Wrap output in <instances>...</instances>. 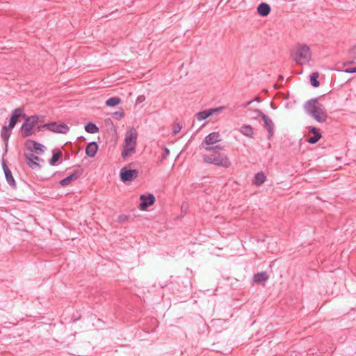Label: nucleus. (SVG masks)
Wrapping results in <instances>:
<instances>
[{"label":"nucleus","mask_w":356,"mask_h":356,"mask_svg":"<svg viewBox=\"0 0 356 356\" xmlns=\"http://www.w3.org/2000/svg\"><path fill=\"white\" fill-rule=\"evenodd\" d=\"M204 149L211 152V154L203 155V161L204 163L225 168H228L231 166L232 163L227 156L219 152L220 150L223 149L222 146L219 145H215L214 147L205 146Z\"/></svg>","instance_id":"obj_1"},{"label":"nucleus","mask_w":356,"mask_h":356,"mask_svg":"<svg viewBox=\"0 0 356 356\" xmlns=\"http://www.w3.org/2000/svg\"><path fill=\"white\" fill-rule=\"evenodd\" d=\"M303 108L305 112L318 122H325L327 119V113L324 106L321 104L318 98H313L307 101Z\"/></svg>","instance_id":"obj_2"},{"label":"nucleus","mask_w":356,"mask_h":356,"mask_svg":"<svg viewBox=\"0 0 356 356\" xmlns=\"http://www.w3.org/2000/svg\"><path fill=\"white\" fill-rule=\"evenodd\" d=\"M136 140L137 131L134 128H131L127 131L124 138V145L122 152V158L124 159L129 154L135 152Z\"/></svg>","instance_id":"obj_3"},{"label":"nucleus","mask_w":356,"mask_h":356,"mask_svg":"<svg viewBox=\"0 0 356 356\" xmlns=\"http://www.w3.org/2000/svg\"><path fill=\"white\" fill-rule=\"evenodd\" d=\"M293 59L299 65H303L309 62L311 51L307 44L298 45L291 52Z\"/></svg>","instance_id":"obj_4"},{"label":"nucleus","mask_w":356,"mask_h":356,"mask_svg":"<svg viewBox=\"0 0 356 356\" xmlns=\"http://www.w3.org/2000/svg\"><path fill=\"white\" fill-rule=\"evenodd\" d=\"M254 112L261 117L264 123V127L268 131V138L270 139L274 135V123L270 118L259 109H254Z\"/></svg>","instance_id":"obj_5"},{"label":"nucleus","mask_w":356,"mask_h":356,"mask_svg":"<svg viewBox=\"0 0 356 356\" xmlns=\"http://www.w3.org/2000/svg\"><path fill=\"white\" fill-rule=\"evenodd\" d=\"M83 173V170L81 165L75 166L73 172L60 181V184L63 186L69 185L72 181L77 180Z\"/></svg>","instance_id":"obj_6"},{"label":"nucleus","mask_w":356,"mask_h":356,"mask_svg":"<svg viewBox=\"0 0 356 356\" xmlns=\"http://www.w3.org/2000/svg\"><path fill=\"white\" fill-rule=\"evenodd\" d=\"M46 129L58 134H67L70 128L64 122L57 123L56 122H51L46 124Z\"/></svg>","instance_id":"obj_7"},{"label":"nucleus","mask_w":356,"mask_h":356,"mask_svg":"<svg viewBox=\"0 0 356 356\" xmlns=\"http://www.w3.org/2000/svg\"><path fill=\"white\" fill-rule=\"evenodd\" d=\"M19 118L23 119L26 118L24 110L21 107L17 108L12 111L8 124V127L10 129H13L15 127Z\"/></svg>","instance_id":"obj_8"},{"label":"nucleus","mask_w":356,"mask_h":356,"mask_svg":"<svg viewBox=\"0 0 356 356\" xmlns=\"http://www.w3.org/2000/svg\"><path fill=\"white\" fill-rule=\"evenodd\" d=\"M24 145L26 148L31 152V153L35 152L37 154H42L44 152L45 147L33 140H26Z\"/></svg>","instance_id":"obj_9"},{"label":"nucleus","mask_w":356,"mask_h":356,"mask_svg":"<svg viewBox=\"0 0 356 356\" xmlns=\"http://www.w3.org/2000/svg\"><path fill=\"white\" fill-rule=\"evenodd\" d=\"M138 175V171L136 170L127 169L124 167L120 170V179L124 181H131L135 179Z\"/></svg>","instance_id":"obj_10"},{"label":"nucleus","mask_w":356,"mask_h":356,"mask_svg":"<svg viewBox=\"0 0 356 356\" xmlns=\"http://www.w3.org/2000/svg\"><path fill=\"white\" fill-rule=\"evenodd\" d=\"M220 140L221 138L219 132H211L204 138L201 146L204 149L205 146L214 147L215 145H213Z\"/></svg>","instance_id":"obj_11"},{"label":"nucleus","mask_w":356,"mask_h":356,"mask_svg":"<svg viewBox=\"0 0 356 356\" xmlns=\"http://www.w3.org/2000/svg\"><path fill=\"white\" fill-rule=\"evenodd\" d=\"M140 203L139 205V209L142 211H145L147 209L153 205L156 199L153 194L148 195H140Z\"/></svg>","instance_id":"obj_12"},{"label":"nucleus","mask_w":356,"mask_h":356,"mask_svg":"<svg viewBox=\"0 0 356 356\" xmlns=\"http://www.w3.org/2000/svg\"><path fill=\"white\" fill-rule=\"evenodd\" d=\"M24 157L26 159V163L28 166L32 169L40 168L41 166L37 162L39 161H42V159H40L39 156L33 154V153L24 154Z\"/></svg>","instance_id":"obj_13"},{"label":"nucleus","mask_w":356,"mask_h":356,"mask_svg":"<svg viewBox=\"0 0 356 356\" xmlns=\"http://www.w3.org/2000/svg\"><path fill=\"white\" fill-rule=\"evenodd\" d=\"M222 109H223V107L220 106V107H218V108L204 110L202 111L198 112L195 116H196V118L197 120L202 121V120H204L208 118L209 117H210L211 115H212L215 113H219Z\"/></svg>","instance_id":"obj_14"},{"label":"nucleus","mask_w":356,"mask_h":356,"mask_svg":"<svg viewBox=\"0 0 356 356\" xmlns=\"http://www.w3.org/2000/svg\"><path fill=\"white\" fill-rule=\"evenodd\" d=\"M1 165L8 184L13 188H16V183L12 175V172L3 159L1 161Z\"/></svg>","instance_id":"obj_15"},{"label":"nucleus","mask_w":356,"mask_h":356,"mask_svg":"<svg viewBox=\"0 0 356 356\" xmlns=\"http://www.w3.org/2000/svg\"><path fill=\"white\" fill-rule=\"evenodd\" d=\"M35 126L32 123L29 122V120H25L21 127V134L22 138H25L32 136L34 133L33 131V128Z\"/></svg>","instance_id":"obj_16"},{"label":"nucleus","mask_w":356,"mask_h":356,"mask_svg":"<svg viewBox=\"0 0 356 356\" xmlns=\"http://www.w3.org/2000/svg\"><path fill=\"white\" fill-rule=\"evenodd\" d=\"M269 276L266 271L257 273L252 277L253 282L265 286V282L268 280Z\"/></svg>","instance_id":"obj_17"},{"label":"nucleus","mask_w":356,"mask_h":356,"mask_svg":"<svg viewBox=\"0 0 356 356\" xmlns=\"http://www.w3.org/2000/svg\"><path fill=\"white\" fill-rule=\"evenodd\" d=\"M98 150V145L96 142L89 143L86 148V154L89 157H94Z\"/></svg>","instance_id":"obj_18"},{"label":"nucleus","mask_w":356,"mask_h":356,"mask_svg":"<svg viewBox=\"0 0 356 356\" xmlns=\"http://www.w3.org/2000/svg\"><path fill=\"white\" fill-rule=\"evenodd\" d=\"M257 13L260 16L266 17L270 12V7L266 3H261L257 7Z\"/></svg>","instance_id":"obj_19"},{"label":"nucleus","mask_w":356,"mask_h":356,"mask_svg":"<svg viewBox=\"0 0 356 356\" xmlns=\"http://www.w3.org/2000/svg\"><path fill=\"white\" fill-rule=\"evenodd\" d=\"M266 180V177L263 172L257 173L252 181V184L257 186L262 185Z\"/></svg>","instance_id":"obj_20"},{"label":"nucleus","mask_w":356,"mask_h":356,"mask_svg":"<svg viewBox=\"0 0 356 356\" xmlns=\"http://www.w3.org/2000/svg\"><path fill=\"white\" fill-rule=\"evenodd\" d=\"M11 129L8 126H3L1 128V136L2 140L6 143V147H7V143L8 141V139L11 135Z\"/></svg>","instance_id":"obj_21"},{"label":"nucleus","mask_w":356,"mask_h":356,"mask_svg":"<svg viewBox=\"0 0 356 356\" xmlns=\"http://www.w3.org/2000/svg\"><path fill=\"white\" fill-rule=\"evenodd\" d=\"M239 131L244 136L249 138H253V129L250 125L244 124L240 128Z\"/></svg>","instance_id":"obj_22"},{"label":"nucleus","mask_w":356,"mask_h":356,"mask_svg":"<svg viewBox=\"0 0 356 356\" xmlns=\"http://www.w3.org/2000/svg\"><path fill=\"white\" fill-rule=\"evenodd\" d=\"M62 156L63 154L60 150H57L56 152L53 151L51 158L49 161V165L52 166L56 165V163L59 161Z\"/></svg>","instance_id":"obj_23"},{"label":"nucleus","mask_w":356,"mask_h":356,"mask_svg":"<svg viewBox=\"0 0 356 356\" xmlns=\"http://www.w3.org/2000/svg\"><path fill=\"white\" fill-rule=\"evenodd\" d=\"M84 129L89 134H95L99 131V127L93 122H89L86 124Z\"/></svg>","instance_id":"obj_24"},{"label":"nucleus","mask_w":356,"mask_h":356,"mask_svg":"<svg viewBox=\"0 0 356 356\" xmlns=\"http://www.w3.org/2000/svg\"><path fill=\"white\" fill-rule=\"evenodd\" d=\"M121 102V99L118 97H113L109 99H108L105 104L108 107H114L117 105H118Z\"/></svg>","instance_id":"obj_25"},{"label":"nucleus","mask_w":356,"mask_h":356,"mask_svg":"<svg viewBox=\"0 0 356 356\" xmlns=\"http://www.w3.org/2000/svg\"><path fill=\"white\" fill-rule=\"evenodd\" d=\"M318 76H319V74L317 72H313L310 75V83H311V85L314 88H317L320 86V82L318 81Z\"/></svg>","instance_id":"obj_26"},{"label":"nucleus","mask_w":356,"mask_h":356,"mask_svg":"<svg viewBox=\"0 0 356 356\" xmlns=\"http://www.w3.org/2000/svg\"><path fill=\"white\" fill-rule=\"evenodd\" d=\"M321 134H316L313 136L309 137L306 140L310 144H315L321 138Z\"/></svg>","instance_id":"obj_27"},{"label":"nucleus","mask_w":356,"mask_h":356,"mask_svg":"<svg viewBox=\"0 0 356 356\" xmlns=\"http://www.w3.org/2000/svg\"><path fill=\"white\" fill-rule=\"evenodd\" d=\"M24 120H29V122H30L34 126H35V124L38 123V122L39 120V116L37 115H31V116H27L26 115V118H24Z\"/></svg>","instance_id":"obj_28"},{"label":"nucleus","mask_w":356,"mask_h":356,"mask_svg":"<svg viewBox=\"0 0 356 356\" xmlns=\"http://www.w3.org/2000/svg\"><path fill=\"white\" fill-rule=\"evenodd\" d=\"M113 118L116 120H120L124 116V113L122 108H120V111L114 112L113 114Z\"/></svg>","instance_id":"obj_29"},{"label":"nucleus","mask_w":356,"mask_h":356,"mask_svg":"<svg viewBox=\"0 0 356 356\" xmlns=\"http://www.w3.org/2000/svg\"><path fill=\"white\" fill-rule=\"evenodd\" d=\"M182 126L179 123H175L172 127V135H177L181 129Z\"/></svg>","instance_id":"obj_30"},{"label":"nucleus","mask_w":356,"mask_h":356,"mask_svg":"<svg viewBox=\"0 0 356 356\" xmlns=\"http://www.w3.org/2000/svg\"><path fill=\"white\" fill-rule=\"evenodd\" d=\"M170 154V150L167 148V147H165L164 148V151L161 155V161H163V160H165L167 159V157L169 156Z\"/></svg>","instance_id":"obj_31"},{"label":"nucleus","mask_w":356,"mask_h":356,"mask_svg":"<svg viewBox=\"0 0 356 356\" xmlns=\"http://www.w3.org/2000/svg\"><path fill=\"white\" fill-rule=\"evenodd\" d=\"M350 56L353 59H356V44L349 51Z\"/></svg>","instance_id":"obj_32"},{"label":"nucleus","mask_w":356,"mask_h":356,"mask_svg":"<svg viewBox=\"0 0 356 356\" xmlns=\"http://www.w3.org/2000/svg\"><path fill=\"white\" fill-rule=\"evenodd\" d=\"M309 131L310 133L313 134L314 135H316V134H321L317 129V128L314 127H310L309 128Z\"/></svg>","instance_id":"obj_33"},{"label":"nucleus","mask_w":356,"mask_h":356,"mask_svg":"<svg viewBox=\"0 0 356 356\" xmlns=\"http://www.w3.org/2000/svg\"><path fill=\"white\" fill-rule=\"evenodd\" d=\"M343 72L346 73H348V74L356 73V67L347 68V69L344 70Z\"/></svg>","instance_id":"obj_34"},{"label":"nucleus","mask_w":356,"mask_h":356,"mask_svg":"<svg viewBox=\"0 0 356 356\" xmlns=\"http://www.w3.org/2000/svg\"><path fill=\"white\" fill-rule=\"evenodd\" d=\"M128 219V216L126 215H120L118 217V222H124Z\"/></svg>","instance_id":"obj_35"},{"label":"nucleus","mask_w":356,"mask_h":356,"mask_svg":"<svg viewBox=\"0 0 356 356\" xmlns=\"http://www.w3.org/2000/svg\"><path fill=\"white\" fill-rule=\"evenodd\" d=\"M105 122H106V124L111 125L115 129V126L113 124V121L110 118L106 119L105 120Z\"/></svg>","instance_id":"obj_36"},{"label":"nucleus","mask_w":356,"mask_h":356,"mask_svg":"<svg viewBox=\"0 0 356 356\" xmlns=\"http://www.w3.org/2000/svg\"><path fill=\"white\" fill-rule=\"evenodd\" d=\"M144 100H145V97H144V96H143V95H142V96H139V97H138V98H137V102H143Z\"/></svg>","instance_id":"obj_37"},{"label":"nucleus","mask_w":356,"mask_h":356,"mask_svg":"<svg viewBox=\"0 0 356 356\" xmlns=\"http://www.w3.org/2000/svg\"><path fill=\"white\" fill-rule=\"evenodd\" d=\"M46 124H43V125H39L37 127V129H38V131H42L43 129H46Z\"/></svg>","instance_id":"obj_38"},{"label":"nucleus","mask_w":356,"mask_h":356,"mask_svg":"<svg viewBox=\"0 0 356 356\" xmlns=\"http://www.w3.org/2000/svg\"><path fill=\"white\" fill-rule=\"evenodd\" d=\"M253 102V100H250L249 102H247L246 103H245L244 104H243V106L244 108L247 107L248 106L250 105Z\"/></svg>","instance_id":"obj_39"},{"label":"nucleus","mask_w":356,"mask_h":356,"mask_svg":"<svg viewBox=\"0 0 356 356\" xmlns=\"http://www.w3.org/2000/svg\"><path fill=\"white\" fill-rule=\"evenodd\" d=\"M353 63H355V62L353 60H352V61H347V62L343 63V65L344 66H347L348 65L353 64Z\"/></svg>","instance_id":"obj_40"},{"label":"nucleus","mask_w":356,"mask_h":356,"mask_svg":"<svg viewBox=\"0 0 356 356\" xmlns=\"http://www.w3.org/2000/svg\"><path fill=\"white\" fill-rule=\"evenodd\" d=\"M255 101V102H261V99L259 97H256L254 99H253V102Z\"/></svg>","instance_id":"obj_41"},{"label":"nucleus","mask_w":356,"mask_h":356,"mask_svg":"<svg viewBox=\"0 0 356 356\" xmlns=\"http://www.w3.org/2000/svg\"><path fill=\"white\" fill-rule=\"evenodd\" d=\"M278 79L279 80H283L284 79V76L282 75H280L279 77H278Z\"/></svg>","instance_id":"obj_42"},{"label":"nucleus","mask_w":356,"mask_h":356,"mask_svg":"<svg viewBox=\"0 0 356 356\" xmlns=\"http://www.w3.org/2000/svg\"><path fill=\"white\" fill-rule=\"evenodd\" d=\"M270 105H271V107H272L273 108H275V107L273 106V102H271V103H270Z\"/></svg>","instance_id":"obj_43"},{"label":"nucleus","mask_w":356,"mask_h":356,"mask_svg":"<svg viewBox=\"0 0 356 356\" xmlns=\"http://www.w3.org/2000/svg\"><path fill=\"white\" fill-rule=\"evenodd\" d=\"M275 88H278V86L275 85Z\"/></svg>","instance_id":"obj_44"}]
</instances>
